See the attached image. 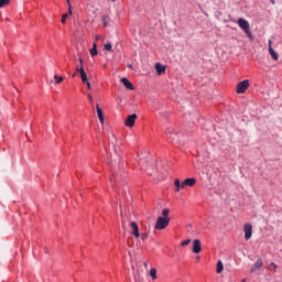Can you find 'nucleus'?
Wrapping results in <instances>:
<instances>
[{
  "label": "nucleus",
  "mask_w": 282,
  "mask_h": 282,
  "mask_svg": "<svg viewBox=\"0 0 282 282\" xmlns=\"http://www.w3.org/2000/svg\"><path fill=\"white\" fill-rule=\"evenodd\" d=\"M238 25L245 31V34H247L249 39H252V31H250V22H248V20L243 18L238 19Z\"/></svg>",
  "instance_id": "obj_1"
},
{
  "label": "nucleus",
  "mask_w": 282,
  "mask_h": 282,
  "mask_svg": "<svg viewBox=\"0 0 282 282\" xmlns=\"http://www.w3.org/2000/svg\"><path fill=\"white\" fill-rule=\"evenodd\" d=\"M169 224H171V218H163L162 216H160L156 219V223L154 225L155 230H164Z\"/></svg>",
  "instance_id": "obj_2"
},
{
  "label": "nucleus",
  "mask_w": 282,
  "mask_h": 282,
  "mask_svg": "<svg viewBox=\"0 0 282 282\" xmlns=\"http://www.w3.org/2000/svg\"><path fill=\"white\" fill-rule=\"evenodd\" d=\"M249 87H250V80L245 79V80L238 83L236 93L243 94L245 91H248Z\"/></svg>",
  "instance_id": "obj_3"
},
{
  "label": "nucleus",
  "mask_w": 282,
  "mask_h": 282,
  "mask_svg": "<svg viewBox=\"0 0 282 282\" xmlns=\"http://www.w3.org/2000/svg\"><path fill=\"white\" fill-rule=\"evenodd\" d=\"M130 228H131V235L135 238H140V228L138 227V223L132 221L130 223Z\"/></svg>",
  "instance_id": "obj_4"
},
{
  "label": "nucleus",
  "mask_w": 282,
  "mask_h": 282,
  "mask_svg": "<svg viewBox=\"0 0 282 282\" xmlns=\"http://www.w3.org/2000/svg\"><path fill=\"white\" fill-rule=\"evenodd\" d=\"M243 231L246 241H250V239H252V225L246 224L243 226Z\"/></svg>",
  "instance_id": "obj_5"
},
{
  "label": "nucleus",
  "mask_w": 282,
  "mask_h": 282,
  "mask_svg": "<svg viewBox=\"0 0 282 282\" xmlns=\"http://www.w3.org/2000/svg\"><path fill=\"white\" fill-rule=\"evenodd\" d=\"M135 120H138V115L132 113L128 116V118L124 121L126 127H133L135 124Z\"/></svg>",
  "instance_id": "obj_6"
},
{
  "label": "nucleus",
  "mask_w": 282,
  "mask_h": 282,
  "mask_svg": "<svg viewBox=\"0 0 282 282\" xmlns=\"http://www.w3.org/2000/svg\"><path fill=\"white\" fill-rule=\"evenodd\" d=\"M192 251L194 254H199V252H202V241H199V239L193 240Z\"/></svg>",
  "instance_id": "obj_7"
},
{
  "label": "nucleus",
  "mask_w": 282,
  "mask_h": 282,
  "mask_svg": "<svg viewBox=\"0 0 282 282\" xmlns=\"http://www.w3.org/2000/svg\"><path fill=\"white\" fill-rule=\"evenodd\" d=\"M268 45L271 58H273L274 61H279V53H276V51H274V48L272 47V40L268 41Z\"/></svg>",
  "instance_id": "obj_8"
},
{
  "label": "nucleus",
  "mask_w": 282,
  "mask_h": 282,
  "mask_svg": "<svg viewBox=\"0 0 282 282\" xmlns=\"http://www.w3.org/2000/svg\"><path fill=\"white\" fill-rule=\"evenodd\" d=\"M261 268H263V260L262 259H258L254 264L251 267L250 272H257V270H261Z\"/></svg>",
  "instance_id": "obj_9"
},
{
  "label": "nucleus",
  "mask_w": 282,
  "mask_h": 282,
  "mask_svg": "<svg viewBox=\"0 0 282 282\" xmlns=\"http://www.w3.org/2000/svg\"><path fill=\"white\" fill-rule=\"evenodd\" d=\"M183 183L185 186L193 187L195 184H197V178L196 177L186 178L185 181H183Z\"/></svg>",
  "instance_id": "obj_10"
},
{
  "label": "nucleus",
  "mask_w": 282,
  "mask_h": 282,
  "mask_svg": "<svg viewBox=\"0 0 282 282\" xmlns=\"http://www.w3.org/2000/svg\"><path fill=\"white\" fill-rule=\"evenodd\" d=\"M121 83L126 87V89H130L131 91H133V84H131V82H129V79L123 77V78H121Z\"/></svg>",
  "instance_id": "obj_11"
},
{
  "label": "nucleus",
  "mask_w": 282,
  "mask_h": 282,
  "mask_svg": "<svg viewBox=\"0 0 282 282\" xmlns=\"http://www.w3.org/2000/svg\"><path fill=\"white\" fill-rule=\"evenodd\" d=\"M96 109H97L99 122L101 124H105V115H102V109H100V106H98V105L96 106Z\"/></svg>",
  "instance_id": "obj_12"
},
{
  "label": "nucleus",
  "mask_w": 282,
  "mask_h": 282,
  "mask_svg": "<svg viewBox=\"0 0 282 282\" xmlns=\"http://www.w3.org/2000/svg\"><path fill=\"white\" fill-rule=\"evenodd\" d=\"M155 69H156V73L159 74V76H162V74H164L166 72V67H164L160 63L155 64Z\"/></svg>",
  "instance_id": "obj_13"
},
{
  "label": "nucleus",
  "mask_w": 282,
  "mask_h": 282,
  "mask_svg": "<svg viewBox=\"0 0 282 282\" xmlns=\"http://www.w3.org/2000/svg\"><path fill=\"white\" fill-rule=\"evenodd\" d=\"M80 73V78H82V83H88L89 82V79L87 78V73L85 72V68L82 66L80 67V70H79Z\"/></svg>",
  "instance_id": "obj_14"
},
{
  "label": "nucleus",
  "mask_w": 282,
  "mask_h": 282,
  "mask_svg": "<svg viewBox=\"0 0 282 282\" xmlns=\"http://www.w3.org/2000/svg\"><path fill=\"white\" fill-rule=\"evenodd\" d=\"M174 186H175L176 193H180V189L185 187L184 182L181 183V182H180V178H176V180L174 181Z\"/></svg>",
  "instance_id": "obj_15"
},
{
  "label": "nucleus",
  "mask_w": 282,
  "mask_h": 282,
  "mask_svg": "<svg viewBox=\"0 0 282 282\" xmlns=\"http://www.w3.org/2000/svg\"><path fill=\"white\" fill-rule=\"evenodd\" d=\"M216 272L217 274H221L224 272V262H221V260L217 261Z\"/></svg>",
  "instance_id": "obj_16"
},
{
  "label": "nucleus",
  "mask_w": 282,
  "mask_h": 282,
  "mask_svg": "<svg viewBox=\"0 0 282 282\" xmlns=\"http://www.w3.org/2000/svg\"><path fill=\"white\" fill-rule=\"evenodd\" d=\"M101 21H102L104 28H107L110 21L109 15L108 14L102 15Z\"/></svg>",
  "instance_id": "obj_17"
},
{
  "label": "nucleus",
  "mask_w": 282,
  "mask_h": 282,
  "mask_svg": "<svg viewBox=\"0 0 282 282\" xmlns=\"http://www.w3.org/2000/svg\"><path fill=\"white\" fill-rule=\"evenodd\" d=\"M150 276L153 281H155L158 279V270L155 268H152L150 270Z\"/></svg>",
  "instance_id": "obj_18"
},
{
  "label": "nucleus",
  "mask_w": 282,
  "mask_h": 282,
  "mask_svg": "<svg viewBox=\"0 0 282 282\" xmlns=\"http://www.w3.org/2000/svg\"><path fill=\"white\" fill-rule=\"evenodd\" d=\"M171 213V210H169V208H164L163 210H162V217L164 218V219H171L170 217H169V214Z\"/></svg>",
  "instance_id": "obj_19"
},
{
  "label": "nucleus",
  "mask_w": 282,
  "mask_h": 282,
  "mask_svg": "<svg viewBox=\"0 0 282 282\" xmlns=\"http://www.w3.org/2000/svg\"><path fill=\"white\" fill-rule=\"evenodd\" d=\"M112 48H113V45H111L110 42L104 45V50H106V52H112Z\"/></svg>",
  "instance_id": "obj_20"
},
{
  "label": "nucleus",
  "mask_w": 282,
  "mask_h": 282,
  "mask_svg": "<svg viewBox=\"0 0 282 282\" xmlns=\"http://www.w3.org/2000/svg\"><path fill=\"white\" fill-rule=\"evenodd\" d=\"M98 55V48H96V44H94L93 48L90 50V56H97Z\"/></svg>",
  "instance_id": "obj_21"
},
{
  "label": "nucleus",
  "mask_w": 282,
  "mask_h": 282,
  "mask_svg": "<svg viewBox=\"0 0 282 282\" xmlns=\"http://www.w3.org/2000/svg\"><path fill=\"white\" fill-rule=\"evenodd\" d=\"M54 79L56 82V85H61V83H63V76L55 75Z\"/></svg>",
  "instance_id": "obj_22"
},
{
  "label": "nucleus",
  "mask_w": 282,
  "mask_h": 282,
  "mask_svg": "<svg viewBox=\"0 0 282 282\" xmlns=\"http://www.w3.org/2000/svg\"><path fill=\"white\" fill-rule=\"evenodd\" d=\"M10 3V0H0V8H4V6H8Z\"/></svg>",
  "instance_id": "obj_23"
},
{
  "label": "nucleus",
  "mask_w": 282,
  "mask_h": 282,
  "mask_svg": "<svg viewBox=\"0 0 282 282\" xmlns=\"http://www.w3.org/2000/svg\"><path fill=\"white\" fill-rule=\"evenodd\" d=\"M276 268H278V265H276V263H274V262H271V263L269 264V270H276Z\"/></svg>",
  "instance_id": "obj_24"
},
{
  "label": "nucleus",
  "mask_w": 282,
  "mask_h": 282,
  "mask_svg": "<svg viewBox=\"0 0 282 282\" xmlns=\"http://www.w3.org/2000/svg\"><path fill=\"white\" fill-rule=\"evenodd\" d=\"M67 17H69V13H64L62 15V23H65L67 21Z\"/></svg>",
  "instance_id": "obj_25"
},
{
  "label": "nucleus",
  "mask_w": 282,
  "mask_h": 282,
  "mask_svg": "<svg viewBox=\"0 0 282 282\" xmlns=\"http://www.w3.org/2000/svg\"><path fill=\"white\" fill-rule=\"evenodd\" d=\"M120 177H122V175H120V176H118V175H117V176H116V175H113L111 180H113L115 184H118V182H119Z\"/></svg>",
  "instance_id": "obj_26"
},
{
  "label": "nucleus",
  "mask_w": 282,
  "mask_h": 282,
  "mask_svg": "<svg viewBox=\"0 0 282 282\" xmlns=\"http://www.w3.org/2000/svg\"><path fill=\"white\" fill-rule=\"evenodd\" d=\"M191 243V239H186L183 242H181V246H188Z\"/></svg>",
  "instance_id": "obj_27"
},
{
  "label": "nucleus",
  "mask_w": 282,
  "mask_h": 282,
  "mask_svg": "<svg viewBox=\"0 0 282 282\" xmlns=\"http://www.w3.org/2000/svg\"><path fill=\"white\" fill-rule=\"evenodd\" d=\"M141 239H142V241H147V238L149 237V235H147V234H141Z\"/></svg>",
  "instance_id": "obj_28"
},
{
  "label": "nucleus",
  "mask_w": 282,
  "mask_h": 282,
  "mask_svg": "<svg viewBox=\"0 0 282 282\" xmlns=\"http://www.w3.org/2000/svg\"><path fill=\"white\" fill-rule=\"evenodd\" d=\"M87 96H88L89 102H94V97L91 96V94H88Z\"/></svg>",
  "instance_id": "obj_29"
},
{
  "label": "nucleus",
  "mask_w": 282,
  "mask_h": 282,
  "mask_svg": "<svg viewBox=\"0 0 282 282\" xmlns=\"http://www.w3.org/2000/svg\"><path fill=\"white\" fill-rule=\"evenodd\" d=\"M72 15V4H68V17Z\"/></svg>",
  "instance_id": "obj_30"
},
{
  "label": "nucleus",
  "mask_w": 282,
  "mask_h": 282,
  "mask_svg": "<svg viewBox=\"0 0 282 282\" xmlns=\"http://www.w3.org/2000/svg\"><path fill=\"white\" fill-rule=\"evenodd\" d=\"M84 85H86V86H87V89H91V84H89V82L84 83Z\"/></svg>",
  "instance_id": "obj_31"
},
{
  "label": "nucleus",
  "mask_w": 282,
  "mask_h": 282,
  "mask_svg": "<svg viewBox=\"0 0 282 282\" xmlns=\"http://www.w3.org/2000/svg\"><path fill=\"white\" fill-rule=\"evenodd\" d=\"M75 72H76V74H78V73L80 74V67L77 66V67L75 68Z\"/></svg>",
  "instance_id": "obj_32"
},
{
  "label": "nucleus",
  "mask_w": 282,
  "mask_h": 282,
  "mask_svg": "<svg viewBox=\"0 0 282 282\" xmlns=\"http://www.w3.org/2000/svg\"><path fill=\"white\" fill-rule=\"evenodd\" d=\"M79 65L83 67V57H79Z\"/></svg>",
  "instance_id": "obj_33"
},
{
  "label": "nucleus",
  "mask_w": 282,
  "mask_h": 282,
  "mask_svg": "<svg viewBox=\"0 0 282 282\" xmlns=\"http://www.w3.org/2000/svg\"><path fill=\"white\" fill-rule=\"evenodd\" d=\"M176 134H170L171 140H175Z\"/></svg>",
  "instance_id": "obj_34"
},
{
  "label": "nucleus",
  "mask_w": 282,
  "mask_h": 282,
  "mask_svg": "<svg viewBox=\"0 0 282 282\" xmlns=\"http://www.w3.org/2000/svg\"><path fill=\"white\" fill-rule=\"evenodd\" d=\"M96 41H100L101 36L100 35H96Z\"/></svg>",
  "instance_id": "obj_35"
},
{
  "label": "nucleus",
  "mask_w": 282,
  "mask_h": 282,
  "mask_svg": "<svg viewBox=\"0 0 282 282\" xmlns=\"http://www.w3.org/2000/svg\"><path fill=\"white\" fill-rule=\"evenodd\" d=\"M67 1V6H72V2H69V0H66Z\"/></svg>",
  "instance_id": "obj_36"
},
{
  "label": "nucleus",
  "mask_w": 282,
  "mask_h": 282,
  "mask_svg": "<svg viewBox=\"0 0 282 282\" xmlns=\"http://www.w3.org/2000/svg\"><path fill=\"white\" fill-rule=\"evenodd\" d=\"M72 78H76V73L72 75Z\"/></svg>",
  "instance_id": "obj_37"
},
{
  "label": "nucleus",
  "mask_w": 282,
  "mask_h": 282,
  "mask_svg": "<svg viewBox=\"0 0 282 282\" xmlns=\"http://www.w3.org/2000/svg\"><path fill=\"white\" fill-rule=\"evenodd\" d=\"M271 3H272V6H274V3H275L274 0H271Z\"/></svg>",
  "instance_id": "obj_38"
},
{
  "label": "nucleus",
  "mask_w": 282,
  "mask_h": 282,
  "mask_svg": "<svg viewBox=\"0 0 282 282\" xmlns=\"http://www.w3.org/2000/svg\"><path fill=\"white\" fill-rule=\"evenodd\" d=\"M196 261H199V257H196Z\"/></svg>",
  "instance_id": "obj_39"
},
{
  "label": "nucleus",
  "mask_w": 282,
  "mask_h": 282,
  "mask_svg": "<svg viewBox=\"0 0 282 282\" xmlns=\"http://www.w3.org/2000/svg\"><path fill=\"white\" fill-rule=\"evenodd\" d=\"M144 268H147V262H144Z\"/></svg>",
  "instance_id": "obj_40"
},
{
  "label": "nucleus",
  "mask_w": 282,
  "mask_h": 282,
  "mask_svg": "<svg viewBox=\"0 0 282 282\" xmlns=\"http://www.w3.org/2000/svg\"><path fill=\"white\" fill-rule=\"evenodd\" d=\"M242 282H246V280H242Z\"/></svg>",
  "instance_id": "obj_41"
}]
</instances>
